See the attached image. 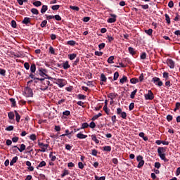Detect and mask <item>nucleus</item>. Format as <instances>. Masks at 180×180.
Instances as JSON below:
<instances>
[{
  "label": "nucleus",
  "instance_id": "30",
  "mask_svg": "<svg viewBox=\"0 0 180 180\" xmlns=\"http://www.w3.org/2000/svg\"><path fill=\"white\" fill-rule=\"evenodd\" d=\"M33 5H34V6H37V7L41 6V1H34V2L33 3Z\"/></svg>",
  "mask_w": 180,
  "mask_h": 180
},
{
  "label": "nucleus",
  "instance_id": "55",
  "mask_svg": "<svg viewBox=\"0 0 180 180\" xmlns=\"http://www.w3.org/2000/svg\"><path fill=\"white\" fill-rule=\"evenodd\" d=\"M65 134H66V136H68V139H71V133H70V130L66 129Z\"/></svg>",
  "mask_w": 180,
  "mask_h": 180
},
{
  "label": "nucleus",
  "instance_id": "18",
  "mask_svg": "<svg viewBox=\"0 0 180 180\" xmlns=\"http://www.w3.org/2000/svg\"><path fill=\"white\" fill-rule=\"evenodd\" d=\"M66 175H70V170L65 169L63 173L61 174V178H64Z\"/></svg>",
  "mask_w": 180,
  "mask_h": 180
},
{
  "label": "nucleus",
  "instance_id": "15",
  "mask_svg": "<svg viewBox=\"0 0 180 180\" xmlns=\"http://www.w3.org/2000/svg\"><path fill=\"white\" fill-rule=\"evenodd\" d=\"M18 156L13 158V159L10 162L11 167H12V165H13L14 164H16V162H18Z\"/></svg>",
  "mask_w": 180,
  "mask_h": 180
},
{
  "label": "nucleus",
  "instance_id": "25",
  "mask_svg": "<svg viewBox=\"0 0 180 180\" xmlns=\"http://www.w3.org/2000/svg\"><path fill=\"white\" fill-rule=\"evenodd\" d=\"M30 71L32 73L36 72V65L35 64H32L30 66Z\"/></svg>",
  "mask_w": 180,
  "mask_h": 180
},
{
  "label": "nucleus",
  "instance_id": "43",
  "mask_svg": "<svg viewBox=\"0 0 180 180\" xmlns=\"http://www.w3.org/2000/svg\"><path fill=\"white\" fill-rule=\"evenodd\" d=\"M106 76H105L103 74L101 75V80L103 81V82H106Z\"/></svg>",
  "mask_w": 180,
  "mask_h": 180
},
{
  "label": "nucleus",
  "instance_id": "1",
  "mask_svg": "<svg viewBox=\"0 0 180 180\" xmlns=\"http://www.w3.org/2000/svg\"><path fill=\"white\" fill-rule=\"evenodd\" d=\"M165 151H167V148L159 147L158 148V154L161 160H162L165 162H168V159L165 158Z\"/></svg>",
  "mask_w": 180,
  "mask_h": 180
},
{
  "label": "nucleus",
  "instance_id": "11",
  "mask_svg": "<svg viewBox=\"0 0 180 180\" xmlns=\"http://www.w3.org/2000/svg\"><path fill=\"white\" fill-rule=\"evenodd\" d=\"M14 147L17 148V149L18 150V151H20V153H23V151L26 150V145L23 143L20 145V148H18V146H14Z\"/></svg>",
  "mask_w": 180,
  "mask_h": 180
},
{
  "label": "nucleus",
  "instance_id": "19",
  "mask_svg": "<svg viewBox=\"0 0 180 180\" xmlns=\"http://www.w3.org/2000/svg\"><path fill=\"white\" fill-rule=\"evenodd\" d=\"M91 140H93V141H94L96 144H99V141L98 140V138H96V135H91Z\"/></svg>",
  "mask_w": 180,
  "mask_h": 180
},
{
  "label": "nucleus",
  "instance_id": "13",
  "mask_svg": "<svg viewBox=\"0 0 180 180\" xmlns=\"http://www.w3.org/2000/svg\"><path fill=\"white\" fill-rule=\"evenodd\" d=\"M63 67L64 70H68L71 65H70V63H68V60H66L63 63Z\"/></svg>",
  "mask_w": 180,
  "mask_h": 180
},
{
  "label": "nucleus",
  "instance_id": "5",
  "mask_svg": "<svg viewBox=\"0 0 180 180\" xmlns=\"http://www.w3.org/2000/svg\"><path fill=\"white\" fill-rule=\"evenodd\" d=\"M152 82L157 85L158 86H162L163 83L162 81L160 79V77H155L152 79Z\"/></svg>",
  "mask_w": 180,
  "mask_h": 180
},
{
  "label": "nucleus",
  "instance_id": "14",
  "mask_svg": "<svg viewBox=\"0 0 180 180\" xmlns=\"http://www.w3.org/2000/svg\"><path fill=\"white\" fill-rule=\"evenodd\" d=\"M76 136L77 137V139H86V137H88V135H85L80 132L77 134Z\"/></svg>",
  "mask_w": 180,
  "mask_h": 180
},
{
  "label": "nucleus",
  "instance_id": "35",
  "mask_svg": "<svg viewBox=\"0 0 180 180\" xmlns=\"http://www.w3.org/2000/svg\"><path fill=\"white\" fill-rule=\"evenodd\" d=\"M131 84H137L139 82V79L137 78H132L130 79Z\"/></svg>",
  "mask_w": 180,
  "mask_h": 180
},
{
  "label": "nucleus",
  "instance_id": "59",
  "mask_svg": "<svg viewBox=\"0 0 180 180\" xmlns=\"http://www.w3.org/2000/svg\"><path fill=\"white\" fill-rule=\"evenodd\" d=\"M134 109V103H131L129 106V110H133Z\"/></svg>",
  "mask_w": 180,
  "mask_h": 180
},
{
  "label": "nucleus",
  "instance_id": "8",
  "mask_svg": "<svg viewBox=\"0 0 180 180\" xmlns=\"http://www.w3.org/2000/svg\"><path fill=\"white\" fill-rule=\"evenodd\" d=\"M167 65L169 67V68H175V62L172 60V59H167Z\"/></svg>",
  "mask_w": 180,
  "mask_h": 180
},
{
  "label": "nucleus",
  "instance_id": "24",
  "mask_svg": "<svg viewBox=\"0 0 180 180\" xmlns=\"http://www.w3.org/2000/svg\"><path fill=\"white\" fill-rule=\"evenodd\" d=\"M128 50L129 53L131 54V56H134V54H136V51H134V49H133V47H129Z\"/></svg>",
  "mask_w": 180,
  "mask_h": 180
},
{
  "label": "nucleus",
  "instance_id": "50",
  "mask_svg": "<svg viewBox=\"0 0 180 180\" xmlns=\"http://www.w3.org/2000/svg\"><path fill=\"white\" fill-rule=\"evenodd\" d=\"M75 41L71 40L68 41V44L69 46H75Z\"/></svg>",
  "mask_w": 180,
  "mask_h": 180
},
{
  "label": "nucleus",
  "instance_id": "61",
  "mask_svg": "<svg viewBox=\"0 0 180 180\" xmlns=\"http://www.w3.org/2000/svg\"><path fill=\"white\" fill-rule=\"evenodd\" d=\"M11 26L13 27V29H16V21L12 20L11 21Z\"/></svg>",
  "mask_w": 180,
  "mask_h": 180
},
{
  "label": "nucleus",
  "instance_id": "37",
  "mask_svg": "<svg viewBox=\"0 0 180 180\" xmlns=\"http://www.w3.org/2000/svg\"><path fill=\"white\" fill-rule=\"evenodd\" d=\"M51 9L53 11H58V9H60V5H53V6H52Z\"/></svg>",
  "mask_w": 180,
  "mask_h": 180
},
{
  "label": "nucleus",
  "instance_id": "17",
  "mask_svg": "<svg viewBox=\"0 0 180 180\" xmlns=\"http://www.w3.org/2000/svg\"><path fill=\"white\" fill-rule=\"evenodd\" d=\"M77 58V53H72L68 55V58L72 61V60H75Z\"/></svg>",
  "mask_w": 180,
  "mask_h": 180
},
{
  "label": "nucleus",
  "instance_id": "31",
  "mask_svg": "<svg viewBox=\"0 0 180 180\" xmlns=\"http://www.w3.org/2000/svg\"><path fill=\"white\" fill-rule=\"evenodd\" d=\"M145 33H146V34H148V36H151V34H153V29L146 30Z\"/></svg>",
  "mask_w": 180,
  "mask_h": 180
},
{
  "label": "nucleus",
  "instance_id": "63",
  "mask_svg": "<svg viewBox=\"0 0 180 180\" xmlns=\"http://www.w3.org/2000/svg\"><path fill=\"white\" fill-rule=\"evenodd\" d=\"M53 17L56 19V20H58V21L61 20V17L59 15H53Z\"/></svg>",
  "mask_w": 180,
  "mask_h": 180
},
{
  "label": "nucleus",
  "instance_id": "28",
  "mask_svg": "<svg viewBox=\"0 0 180 180\" xmlns=\"http://www.w3.org/2000/svg\"><path fill=\"white\" fill-rule=\"evenodd\" d=\"M127 81V77L123 76L122 79H120V82L121 84H124Z\"/></svg>",
  "mask_w": 180,
  "mask_h": 180
},
{
  "label": "nucleus",
  "instance_id": "64",
  "mask_svg": "<svg viewBox=\"0 0 180 180\" xmlns=\"http://www.w3.org/2000/svg\"><path fill=\"white\" fill-rule=\"evenodd\" d=\"M98 49H100V50H102V49H105V43H101L98 45Z\"/></svg>",
  "mask_w": 180,
  "mask_h": 180
},
{
  "label": "nucleus",
  "instance_id": "53",
  "mask_svg": "<svg viewBox=\"0 0 180 180\" xmlns=\"http://www.w3.org/2000/svg\"><path fill=\"white\" fill-rule=\"evenodd\" d=\"M169 74L167 72H163V78H165V79H168Z\"/></svg>",
  "mask_w": 180,
  "mask_h": 180
},
{
  "label": "nucleus",
  "instance_id": "57",
  "mask_svg": "<svg viewBox=\"0 0 180 180\" xmlns=\"http://www.w3.org/2000/svg\"><path fill=\"white\" fill-rule=\"evenodd\" d=\"M78 167H79L80 169H84V163H82V162H79V163H78Z\"/></svg>",
  "mask_w": 180,
  "mask_h": 180
},
{
  "label": "nucleus",
  "instance_id": "21",
  "mask_svg": "<svg viewBox=\"0 0 180 180\" xmlns=\"http://www.w3.org/2000/svg\"><path fill=\"white\" fill-rule=\"evenodd\" d=\"M103 149V151H107L108 153H110V151H112V147L110 146H104Z\"/></svg>",
  "mask_w": 180,
  "mask_h": 180
},
{
  "label": "nucleus",
  "instance_id": "26",
  "mask_svg": "<svg viewBox=\"0 0 180 180\" xmlns=\"http://www.w3.org/2000/svg\"><path fill=\"white\" fill-rule=\"evenodd\" d=\"M113 60H115V56H110L108 59V63L109 64H113L115 62H113Z\"/></svg>",
  "mask_w": 180,
  "mask_h": 180
},
{
  "label": "nucleus",
  "instance_id": "23",
  "mask_svg": "<svg viewBox=\"0 0 180 180\" xmlns=\"http://www.w3.org/2000/svg\"><path fill=\"white\" fill-rule=\"evenodd\" d=\"M8 119H10L11 120H13V119H15V114L13 113V112H8Z\"/></svg>",
  "mask_w": 180,
  "mask_h": 180
},
{
  "label": "nucleus",
  "instance_id": "42",
  "mask_svg": "<svg viewBox=\"0 0 180 180\" xmlns=\"http://www.w3.org/2000/svg\"><path fill=\"white\" fill-rule=\"evenodd\" d=\"M6 74V70H5L4 69L0 68V75H3V77H5Z\"/></svg>",
  "mask_w": 180,
  "mask_h": 180
},
{
  "label": "nucleus",
  "instance_id": "46",
  "mask_svg": "<svg viewBox=\"0 0 180 180\" xmlns=\"http://www.w3.org/2000/svg\"><path fill=\"white\" fill-rule=\"evenodd\" d=\"M6 131H12L13 130V126L10 125L6 128Z\"/></svg>",
  "mask_w": 180,
  "mask_h": 180
},
{
  "label": "nucleus",
  "instance_id": "60",
  "mask_svg": "<svg viewBox=\"0 0 180 180\" xmlns=\"http://www.w3.org/2000/svg\"><path fill=\"white\" fill-rule=\"evenodd\" d=\"M24 67H25V70H29L30 68V65H29V63H25Z\"/></svg>",
  "mask_w": 180,
  "mask_h": 180
},
{
  "label": "nucleus",
  "instance_id": "47",
  "mask_svg": "<svg viewBox=\"0 0 180 180\" xmlns=\"http://www.w3.org/2000/svg\"><path fill=\"white\" fill-rule=\"evenodd\" d=\"M49 53H51V54H55L56 53V51L54 50V48H53V46L49 47Z\"/></svg>",
  "mask_w": 180,
  "mask_h": 180
},
{
  "label": "nucleus",
  "instance_id": "38",
  "mask_svg": "<svg viewBox=\"0 0 180 180\" xmlns=\"http://www.w3.org/2000/svg\"><path fill=\"white\" fill-rule=\"evenodd\" d=\"M165 16L167 22L168 23V25H169V23H171V19L169 18V15H168V14H165Z\"/></svg>",
  "mask_w": 180,
  "mask_h": 180
},
{
  "label": "nucleus",
  "instance_id": "12",
  "mask_svg": "<svg viewBox=\"0 0 180 180\" xmlns=\"http://www.w3.org/2000/svg\"><path fill=\"white\" fill-rule=\"evenodd\" d=\"M31 18L29 17H25L22 21V25H29L30 23Z\"/></svg>",
  "mask_w": 180,
  "mask_h": 180
},
{
  "label": "nucleus",
  "instance_id": "34",
  "mask_svg": "<svg viewBox=\"0 0 180 180\" xmlns=\"http://www.w3.org/2000/svg\"><path fill=\"white\" fill-rule=\"evenodd\" d=\"M70 8L72 9V11H76L77 12H78V11H79V7L75 6H70Z\"/></svg>",
  "mask_w": 180,
  "mask_h": 180
},
{
  "label": "nucleus",
  "instance_id": "7",
  "mask_svg": "<svg viewBox=\"0 0 180 180\" xmlns=\"http://www.w3.org/2000/svg\"><path fill=\"white\" fill-rule=\"evenodd\" d=\"M56 85H58L59 86V88H63L65 85V83H64V79H56Z\"/></svg>",
  "mask_w": 180,
  "mask_h": 180
},
{
  "label": "nucleus",
  "instance_id": "54",
  "mask_svg": "<svg viewBox=\"0 0 180 180\" xmlns=\"http://www.w3.org/2000/svg\"><path fill=\"white\" fill-rule=\"evenodd\" d=\"M121 117L122 119H126L127 117V114L126 113V112H121Z\"/></svg>",
  "mask_w": 180,
  "mask_h": 180
},
{
  "label": "nucleus",
  "instance_id": "27",
  "mask_svg": "<svg viewBox=\"0 0 180 180\" xmlns=\"http://www.w3.org/2000/svg\"><path fill=\"white\" fill-rule=\"evenodd\" d=\"M136 94H137V89L134 90L130 95L131 99H134V96H136Z\"/></svg>",
  "mask_w": 180,
  "mask_h": 180
},
{
  "label": "nucleus",
  "instance_id": "6",
  "mask_svg": "<svg viewBox=\"0 0 180 180\" xmlns=\"http://www.w3.org/2000/svg\"><path fill=\"white\" fill-rule=\"evenodd\" d=\"M145 99H146V101H153V99H154V94H153L151 90H148V94H145Z\"/></svg>",
  "mask_w": 180,
  "mask_h": 180
},
{
  "label": "nucleus",
  "instance_id": "58",
  "mask_svg": "<svg viewBox=\"0 0 180 180\" xmlns=\"http://www.w3.org/2000/svg\"><path fill=\"white\" fill-rule=\"evenodd\" d=\"M103 54V52H101V51H95V56H98V57H101V56Z\"/></svg>",
  "mask_w": 180,
  "mask_h": 180
},
{
  "label": "nucleus",
  "instance_id": "52",
  "mask_svg": "<svg viewBox=\"0 0 180 180\" xmlns=\"http://www.w3.org/2000/svg\"><path fill=\"white\" fill-rule=\"evenodd\" d=\"M144 165V160L139 162L137 168H141Z\"/></svg>",
  "mask_w": 180,
  "mask_h": 180
},
{
  "label": "nucleus",
  "instance_id": "32",
  "mask_svg": "<svg viewBox=\"0 0 180 180\" xmlns=\"http://www.w3.org/2000/svg\"><path fill=\"white\" fill-rule=\"evenodd\" d=\"M30 140H32V141H35V140H37V137L36 136V134H34L30 136Z\"/></svg>",
  "mask_w": 180,
  "mask_h": 180
},
{
  "label": "nucleus",
  "instance_id": "33",
  "mask_svg": "<svg viewBox=\"0 0 180 180\" xmlns=\"http://www.w3.org/2000/svg\"><path fill=\"white\" fill-rule=\"evenodd\" d=\"M31 12L33 13V15H39V10L37 8H32Z\"/></svg>",
  "mask_w": 180,
  "mask_h": 180
},
{
  "label": "nucleus",
  "instance_id": "16",
  "mask_svg": "<svg viewBox=\"0 0 180 180\" xmlns=\"http://www.w3.org/2000/svg\"><path fill=\"white\" fill-rule=\"evenodd\" d=\"M48 9H49V7L46 5H43L41 9V13H46Z\"/></svg>",
  "mask_w": 180,
  "mask_h": 180
},
{
  "label": "nucleus",
  "instance_id": "20",
  "mask_svg": "<svg viewBox=\"0 0 180 180\" xmlns=\"http://www.w3.org/2000/svg\"><path fill=\"white\" fill-rule=\"evenodd\" d=\"M15 120L18 123L20 122V115H19V112L18 111H15Z\"/></svg>",
  "mask_w": 180,
  "mask_h": 180
},
{
  "label": "nucleus",
  "instance_id": "49",
  "mask_svg": "<svg viewBox=\"0 0 180 180\" xmlns=\"http://www.w3.org/2000/svg\"><path fill=\"white\" fill-rule=\"evenodd\" d=\"M89 126L91 127V129H95V127H96V124H95L94 122H91Z\"/></svg>",
  "mask_w": 180,
  "mask_h": 180
},
{
  "label": "nucleus",
  "instance_id": "44",
  "mask_svg": "<svg viewBox=\"0 0 180 180\" xmlns=\"http://www.w3.org/2000/svg\"><path fill=\"white\" fill-rule=\"evenodd\" d=\"M106 179L105 176H95V180H105Z\"/></svg>",
  "mask_w": 180,
  "mask_h": 180
},
{
  "label": "nucleus",
  "instance_id": "10",
  "mask_svg": "<svg viewBox=\"0 0 180 180\" xmlns=\"http://www.w3.org/2000/svg\"><path fill=\"white\" fill-rule=\"evenodd\" d=\"M56 155V152H50L49 153V158L51 161H52V162H53L54 161H56V160H57V157H56V155Z\"/></svg>",
  "mask_w": 180,
  "mask_h": 180
},
{
  "label": "nucleus",
  "instance_id": "51",
  "mask_svg": "<svg viewBox=\"0 0 180 180\" xmlns=\"http://www.w3.org/2000/svg\"><path fill=\"white\" fill-rule=\"evenodd\" d=\"M46 25H47V20H43L40 25L41 27H46Z\"/></svg>",
  "mask_w": 180,
  "mask_h": 180
},
{
  "label": "nucleus",
  "instance_id": "45",
  "mask_svg": "<svg viewBox=\"0 0 180 180\" xmlns=\"http://www.w3.org/2000/svg\"><path fill=\"white\" fill-rule=\"evenodd\" d=\"M136 161H138V162H141V161H144L143 160V156L141 155H139L136 157Z\"/></svg>",
  "mask_w": 180,
  "mask_h": 180
},
{
  "label": "nucleus",
  "instance_id": "2",
  "mask_svg": "<svg viewBox=\"0 0 180 180\" xmlns=\"http://www.w3.org/2000/svg\"><path fill=\"white\" fill-rule=\"evenodd\" d=\"M50 85V81L48 79H42L40 89L41 91H47Z\"/></svg>",
  "mask_w": 180,
  "mask_h": 180
},
{
  "label": "nucleus",
  "instance_id": "41",
  "mask_svg": "<svg viewBox=\"0 0 180 180\" xmlns=\"http://www.w3.org/2000/svg\"><path fill=\"white\" fill-rule=\"evenodd\" d=\"M117 78H119V72H115L114 73V77H113L114 81H116Z\"/></svg>",
  "mask_w": 180,
  "mask_h": 180
},
{
  "label": "nucleus",
  "instance_id": "39",
  "mask_svg": "<svg viewBox=\"0 0 180 180\" xmlns=\"http://www.w3.org/2000/svg\"><path fill=\"white\" fill-rule=\"evenodd\" d=\"M138 79L139 82H143V81L144 80V75L143 73L141 74Z\"/></svg>",
  "mask_w": 180,
  "mask_h": 180
},
{
  "label": "nucleus",
  "instance_id": "48",
  "mask_svg": "<svg viewBox=\"0 0 180 180\" xmlns=\"http://www.w3.org/2000/svg\"><path fill=\"white\" fill-rule=\"evenodd\" d=\"M45 71L46 70L44 69L40 68L39 69V75H41V76L46 75V74L44 73Z\"/></svg>",
  "mask_w": 180,
  "mask_h": 180
},
{
  "label": "nucleus",
  "instance_id": "29",
  "mask_svg": "<svg viewBox=\"0 0 180 180\" xmlns=\"http://www.w3.org/2000/svg\"><path fill=\"white\" fill-rule=\"evenodd\" d=\"M101 116H102V113L99 112L98 114L93 116L92 117V120H96V119H98V117H101Z\"/></svg>",
  "mask_w": 180,
  "mask_h": 180
},
{
  "label": "nucleus",
  "instance_id": "3",
  "mask_svg": "<svg viewBox=\"0 0 180 180\" xmlns=\"http://www.w3.org/2000/svg\"><path fill=\"white\" fill-rule=\"evenodd\" d=\"M24 95L27 98H32L33 96V90L30 87H25L24 89Z\"/></svg>",
  "mask_w": 180,
  "mask_h": 180
},
{
  "label": "nucleus",
  "instance_id": "36",
  "mask_svg": "<svg viewBox=\"0 0 180 180\" xmlns=\"http://www.w3.org/2000/svg\"><path fill=\"white\" fill-rule=\"evenodd\" d=\"M77 98L79 100H84L85 98H86V96H85L84 94H78Z\"/></svg>",
  "mask_w": 180,
  "mask_h": 180
},
{
  "label": "nucleus",
  "instance_id": "56",
  "mask_svg": "<svg viewBox=\"0 0 180 180\" xmlns=\"http://www.w3.org/2000/svg\"><path fill=\"white\" fill-rule=\"evenodd\" d=\"M63 115H64V116H70V115H71V112L69 110H65L63 112Z\"/></svg>",
  "mask_w": 180,
  "mask_h": 180
},
{
  "label": "nucleus",
  "instance_id": "9",
  "mask_svg": "<svg viewBox=\"0 0 180 180\" xmlns=\"http://www.w3.org/2000/svg\"><path fill=\"white\" fill-rule=\"evenodd\" d=\"M110 16H111L112 18H108V20H107V22H108V23H115V22H116V18H117L116 15H115V14H110Z\"/></svg>",
  "mask_w": 180,
  "mask_h": 180
},
{
  "label": "nucleus",
  "instance_id": "4",
  "mask_svg": "<svg viewBox=\"0 0 180 180\" xmlns=\"http://www.w3.org/2000/svg\"><path fill=\"white\" fill-rule=\"evenodd\" d=\"M38 146L41 149H39V151L41 153H46V150L49 148V144H44L41 142H38Z\"/></svg>",
  "mask_w": 180,
  "mask_h": 180
},
{
  "label": "nucleus",
  "instance_id": "22",
  "mask_svg": "<svg viewBox=\"0 0 180 180\" xmlns=\"http://www.w3.org/2000/svg\"><path fill=\"white\" fill-rule=\"evenodd\" d=\"M43 167H46V162L45 161H41L37 167V169L39 168H43Z\"/></svg>",
  "mask_w": 180,
  "mask_h": 180
},
{
  "label": "nucleus",
  "instance_id": "62",
  "mask_svg": "<svg viewBox=\"0 0 180 180\" xmlns=\"http://www.w3.org/2000/svg\"><path fill=\"white\" fill-rule=\"evenodd\" d=\"M107 39H108L109 43H110V42L113 41V40H115V38H113L112 37H110L109 35L107 37Z\"/></svg>",
  "mask_w": 180,
  "mask_h": 180
},
{
  "label": "nucleus",
  "instance_id": "40",
  "mask_svg": "<svg viewBox=\"0 0 180 180\" xmlns=\"http://www.w3.org/2000/svg\"><path fill=\"white\" fill-rule=\"evenodd\" d=\"M89 124L87 122H84L82 124V129H88Z\"/></svg>",
  "mask_w": 180,
  "mask_h": 180
}]
</instances>
